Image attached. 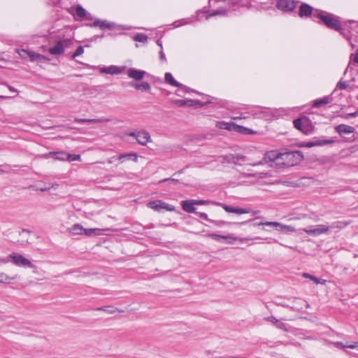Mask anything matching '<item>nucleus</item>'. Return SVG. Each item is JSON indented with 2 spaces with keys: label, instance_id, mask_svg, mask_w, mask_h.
Here are the masks:
<instances>
[{
  "label": "nucleus",
  "instance_id": "nucleus-1",
  "mask_svg": "<svg viewBox=\"0 0 358 358\" xmlns=\"http://www.w3.org/2000/svg\"><path fill=\"white\" fill-rule=\"evenodd\" d=\"M282 153L276 150L268 151L264 154L262 160L249 164L254 167H259L260 166L266 165L268 166H273V164H281Z\"/></svg>",
  "mask_w": 358,
  "mask_h": 358
},
{
  "label": "nucleus",
  "instance_id": "nucleus-2",
  "mask_svg": "<svg viewBox=\"0 0 358 358\" xmlns=\"http://www.w3.org/2000/svg\"><path fill=\"white\" fill-rule=\"evenodd\" d=\"M194 203L195 205H207V204H213L218 206H221L226 212L230 213H236V214H245L249 213L251 212L250 208H238V207H233L229 206L227 205H225L224 203L217 202V201H212L209 200H194Z\"/></svg>",
  "mask_w": 358,
  "mask_h": 358
},
{
  "label": "nucleus",
  "instance_id": "nucleus-3",
  "mask_svg": "<svg viewBox=\"0 0 358 358\" xmlns=\"http://www.w3.org/2000/svg\"><path fill=\"white\" fill-rule=\"evenodd\" d=\"M303 159L301 151L282 153L281 163L287 166H293L301 162Z\"/></svg>",
  "mask_w": 358,
  "mask_h": 358
},
{
  "label": "nucleus",
  "instance_id": "nucleus-4",
  "mask_svg": "<svg viewBox=\"0 0 358 358\" xmlns=\"http://www.w3.org/2000/svg\"><path fill=\"white\" fill-rule=\"evenodd\" d=\"M314 16L322 20V22L329 28L335 30L341 29V24L336 17L332 14H324L320 12H315Z\"/></svg>",
  "mask_w": 358,
  "mask_h": 358
},
{
  "label": "nucleus",
  "instance_id": "nucleus-5",
  "mask_svg": "<svg viewBox=\"0 0 358 358\" xmlns=\"http://www.w3.org/2000/svg\"><path fill=\"white\" fill-rule=\"evenodd\" d=\"M307 235L311 236H318L322 234H327L330 232V227L327 224H317L310 226L302 229Z\"/></svg>",
  "mask_w": 358,
  "mask_h": 358
},
{
  "label": "nucleus",
  "instance_id": "nucleus-6",
  "mask_svg": "<svg viewBox=\"0 0 358 358\" xmlns=\"http://www.w3.org/2000/svg\"><path fill=\"white\" fill-rule=\"evenodd\" d=\"M216 127L220 129H226L228 131H236L241 133L254 134L251 129L238 126L233 122H227L224 121L217 122Z\"/></svg>",
  "mask_w": 358,
  "mask_h": 358
},
{
  "label": "nucleus",
  "instance_id": "nucleus-7",
  "mask_svg": "<svg viewBox=\"0 0 358 358\" xmlns=\"http://www.w3.org/2000/svg\"><path fill=\"white\" fill-rule=\"evenodd\" d=\"M8 257L12 259L13 264L17 266L29 267L36 269V266L34 265L30 260L20 254L13 252L10 254Z\"/></svg>",
  "mask_w": 358,
  "mask_h": 358
},
{
  "label": "nucleus",
  "instance_id": "nucleus-8",
  "mask_svg": "<svg viewBox=\"0 0 358 358\" xmlns=\"http://www.w3.org/2000/svg\"><path fill=\"white\" fill-rule=\"evenodd\" d=\"M147 206L155 211L159 212L162 210L173 212L175 210V207L161 200H155L149 201Z\"/></svg>",
  "mask_w": 358,
  "mask_h": 358
},
{
  "label": "nucleus",
  "instance_id": "nucleus-9",
  "mask_svg": "<svg viewBox=\"0 0 358 358\" xmlns=\"http://www.w3.org/2000/svg\"><path fill=\"white\" fill-rule=\"evenodd\" d=\"M98 229H85L80 224H75L71 227L68 229V231L73 235H82L85 234L87 236H92Z\"/></svg>",
  "mask_w": 358,
  "mask_h": 358
},
{
  "label": "nucleus",
  "instance_id": "nucleus-10",
  "mask_svg": "<svg viewBox=\"0 0 358 358\" xmlns=\"http://www.w3.org/2000/svg\"><path fill=\"white\" fill-rule=\"evenodd\" d=\"M70 43V39L60 40L54 47L50 48L48 52L53 55H60L64 52V45H67Z\"/></svg>",
  "mask_w": 358,
  "mask_h": 358
},
{
  "label": "nucleus",
  "instance_id": "nucleus-11",
  "mask_svg": "<svg viewBox=\"0 0 358 358\" xmlns=\"http://www.w3.org/2000/svg\"><path fill=\"white\" fill-rule=\"evenodd\" d=\"M222 163H233L234 164H241V162H245V157L240 155L229 154L221 157Z\"/></svg>",
  "mask_w": 358,
  "mask_h": 358
},
{
  "label": "nucleus",
  "instance_id": "nucleus-12",
  "mask_svg": "<svg viewBox=\"0 0 358 358\" xmlns=\"http://www.w3.org/2000/svg\"><path fill=\"white\" fill-rule=\"evenodd\" d=\"M136 141L139 144L145 145L148 142L151 141V137L148 131L141 130L136 133Z\"/></svg>",
  "mask_w": 358,
  "mask_h": 358
},
{
  "label": "nucleus",
  "instance_id": "nucleus-13",
  "mask_svg": "<svg viewBox=\"0 0 358 358\" xmlns=\"http://www.w3.org/2000/svg\"><path fill=\"white\" fill-rule=\"evenodd\" d=\"M145 71L142 70H138L134 68L129 69L127 71V76L134 80H141L144 78Z\"/></svg>",
  "mask_w": 358,
  "mask_h": 358
},
{
  "label": "nucleus",
  "instance_id": "nucleus-14",
  "mask_svg": "<svg viewBox=\"0 0 358 358\" xmlns=\"http://www.w3.org/2000/svg\"><path fill=\"white\" fill-rule=\"evenodd\" d=\"M261 225H265L268 227H273L276 231L282 232V227L284 226L283 224L278 222H259L254 224V226H261Z\"/></svg>",
  "mask_w": 358,
  "mask_h": 358
},
{
  "label": "nucleus",
  "instance_id": "nucleus-15",
  "mask_svg": "<svg viewBox=\"0 0 358 358\" xmlns=\"http://www.w3.org/2000/svg\"><path fill=\"white\" fill-rule=\"evenodd\" d=\"M194 199L185 200L181 202L182 210L189 213L195 212L196 208L194 206Z\"/></svg>",
  "mask_w": 358,
  "mask_h": 358
},
{
  "label": "nucleus",
  "instance_id": "nucleus-16",
  "mask_svg": "<svg viewBox=\"0 0 358 358\" xmlns=\"http://www.w3.org/2000/svg\"><path fill=\"white\" fill-rule=\"evenodd\" d=\"M314 129V125L310 122V120L308 118H303V126L301 132L306 135H308L313 132Z\"/></svg>",
  "mask_w": 358,
  "mask_h": 358
},
{
  "label": "nucleus",
  "instance_id": "nucleus-17",
  "mask_svg": "<svg viewBox=\"0 0 358 358\" xmlns=\"http://www.w3.org/2000/svg\"><path fill=\"white\" fill-rule=\"evenodd\" d=\"M336 131L341 135L348 134L353 133L355 131V128L351 126L342 124L336 127Z\"/></svg>",
  "mask_w": 358,
  "mask_h": 358
},
{
  "label": "nucleus",
  "instance_id": "nucleus-18",
  "mask_svg": "<svg viewBox=\"0 0 358 358\" xmlns=\"http://www.w3.org/2000/svg\"><path fill=\"white\" fill-rule=\"evenodd\" d=\"M222 239H225L228 243L229 244H233L234 243V242L236 241V240H238L241 243H244L245 241H250V240H258V239H260V238L259 237H256L255 238H238V237H235V236H233L231 235H228V236H224V238Z\"/></svg>",
  "mask_w": 358,
  "mask_h": 358
},
{
  "label": "nucleus",
  "instance_id": "nucleus-19",
  "mask_svg": "<svg viewBox=\"0 0 358 358\" xmlns=\"http://www.w3.org/2000/svg\"><path fill=\"white\" fill-rule=\"evenodd\" d=\"M110 120L108 118H97V119H85V118H76L75 122L79 123H101L108 122Z\"/></svg>",
  "mask_w": 358,
  "mask_h": 358
},
{
  "label": "nucleus",
  "instance_id": "nucleus-20",
  "mask_svg": "<svg viewBox=\"0 0 358 358\" xmlns=\"http://www.w3.org/2000/svg\"><path fill=\"white\" fill-rule=\"evenodd\" d=\"M277 7L278 9L282 10H291L294 6L293 3L289 1L288 0H280L277 3Z\"/></svg>",
  "mask_w": 358,
  "mask_h": 358
},
{
  "label": "nucleus",
  "instance_id": "nucleus-21",
  "mask_svg": "<svg viewBox=\"0 0 358 358\" xmlns=\"http://www.w3.org/2000/svg\"><path fill=\"white\" fill-rule=\"evenodd\" d=\"M47 157L52 156L55 159L60 161H67L68 153L64 151L50 152L46 155Z\"/></svg>",
  "mask_w": 358,
  "mask_h": 358
},
{
  "label": "nucleus",
  "instance_id": "nucleus-22",
  "mask_svg": "<svg viewBox=\"0 0 358 358\" xmlns=\"http://www.w3.org/2000/svg\"><path fill=\"white\" fill-rule=\"evenodd\" d=\"M313 12V8L306 3H303L300 6L299 16L300 17H308L310 16Z\"/></svg>",
  "mask_w": 358,
  "mask_h": 358
},
{
  "label": "nucleus",
  "instance_id": "nucleus-23",
  "mask_svg": "<svg viewBox=\"0 0 358 358\" xmlns=\"http://www.w3.org/2000/svg\"><path fill=\"white\" fill-rule=\"evenodd\" d=\"M101 71L108 74L117 75L121 73L122 72V69L120 67L116 66H110L102 69Z\"/></svg>",
  "mask_w": 358,
  "mask_h": 358
},
{
  "label": "nucleus",
  "instance_id": "nucleus-24",
  "mask_svg": "<svg viewBox=\"0 0 358 358\" xmlns=\"http://www.w3.org/2000/svg\"><path fill=\"white\" fill-rule=\"evenodd\" d=\"M165 82L174 87H180V83L177 82L173 77L171 73H166L164 76Z\"/></svg>",
  "mask_w": 358,
  "mask_h": 358
},
{
  "label": "nucleus",
  "instance_id": "nucleus-25",
  "mask_svg": "<svg viewBox=\"0 0 358 358\" xmlns=\"http://www.w3.org/2000/svg\"><path fill=\"white\" fill-rule=\"evenodd\" d=\"M350 222L336 221L333 222L331 225H329V227H330V230L334 229H342L350 224Z\"/></svg>",
  "mask_w": 358,
  "mask_h": 358
},
{
  "label": "nucleus",
  "instance_id": "nucleus-26",
  "mask_svg": "<svg viewBox=\"0 0 358 358\" xmlns=\"http://www.w3.org/2000/svg\"><path fill=\"white\" fill-rule=\"evenodd\" d=\"M251 170L250 169H248V168H244V169L243 171H241V172L243 173V174H245L247 176H254V177H257V178H262L263 176L265 174L264 172L263 171H256L255 172H250Z\"/></svg>",
  "mask_w": 358,
  "mask_h": 358
},
{
  "label": "nucleus",
  "instance_id": "nucleus-27",
  "mask_svg": "<svg viewBox=\"0 0 358 358\" xmlns=\"http://www.w3.org/2000/svg\"><path fill=\"white\" fill-rule=\"evenodd\" d=\"M330 102V99L328 96H324L321 99H318L314 101L313 106V107H320L322 105H327Z\"/></svg>",
  "mask_w": 358,
  "mask_h": 358
},
{
  "label": "nucleus",
  "instance_id": "nucleus-28",
  "mask_svg": "<svg viewBox=\"0 0 358 358\" xmlns=\"http://www.w3.org/2000/svg\"><path fill=\"white\" fill-rule=\"evenodd\" d=\"M131 85L138 90L148 91L150 90V85L147 82H143L142 83H134Z\"/></svg>",
  "mask_w": 358,
  "mask_h": 358
},
{
  "label": "nucleus",
  "instance_id": "nucleus-29",
  "mask_svg": "<svg viewBox=\"0 0 358 358\" xmlns=\"http://www.w3.org/2000/svg\"><path fill=\"white\" fill-rule=\"evenodd\" d=\"M94 25L103 29H110L113 27V24L112 23L108 22L107 21L101 20H96L94 22Z\"/></svg>",
  "mask_w": 358,
  "mask_h": 358
},
{
  "label": "nucleus",
  "instance_id": "nucleus-30",
  "mask_svg": "<svg viewBox=\"0 0 358 358\" xmlns=\"http://www.w3.org/2000/svg\"><path fill=\"white\" fill-rule=\"evenodd\" d=\"M331 143H332V141H330V140H329V141H317L315 142L307 143L304 144L303 146L307 147V148H311L313 146L323 145H326V144Z\"/></svg>",
  "mask_w": 358,
  "mask_h": 358
},
{
  "label": "nucleus",
  "instance_id": "nucleus-31",
  "mask_svg": "<svg viewBox=\"0 0 358 358\" xmlns=\"http://www.w3.org/2000/svg\"><path fill=\"white\" fill-rule=\"evenodd\" d=\"M123 159H132L134 162L137 161L138 156L135 153H128V154H123L120 155L118 157V159L122 161Z\"/></svg>",
  "mask_w": 358,
  "mask_h": 358
},
{
  "label": "nucleus",
  "instance_id": "nucleus-32",
  "mask_svg": "<svg viewBox=\"0 0 358 358\" xmlns=\"http://www.w3.org/2000/svg\"><path fill=\"white\" fill-rule=\"evenodd\" d=\"M301 231V229L300 230H296L295 228L291 225H287V224H284V226L282 227V232L283 234H289V233H294V232H298V234H301L300 231Z\"/></svg>",
  "mask_w": 358,
  "mask_h": 358
},
{
  "label": "nucleus",
  "instance_id": "nucleus-33",
  "mask_svg": "<svg viewBox=\"0 0 358 358\" xmlns=\"http://www.w3.org/2000/svg\"><path fill=\"white\" fill-rule=\"evenodd\" d=\"M29 57H31V62H34L36 59H38L40 61H45L46 59V58L43 55L38 53H35L31 51H29Z\"/></svg>",
  "mask_w": 358,
  "mask_h": 358
},
{
  "label": "nucleus",
  "instance_id": "nucleus-34",
  "mask_svg": "<svg viewBox=\"0 0 358 358\" xmlns=\"http://www.w3.org/2000/svg\"><path fill=\"white\" fill-rule=\"evenodd\" d=\"M303 276L306 278H309L311 280L314 281L316 284H324L326 282L325 280H321V279L317 278L315 276L308 274V273H304Z\"/></svg>",
  "mask_w": 358,
  "mask_h": 358
},
{
  "label": "nucleus",
  "instance_id": "nucleus-35",
  "mask_svg": "<svg viewBox=\"0 0 358 358\" xmlns=\"http://www.w3.org/2000/svg\"><path fill=\"white\" fill-rule=\"evenodd\" d=\"M148 36L144 34H137L134 36V41L145 43L148 41Z\"/></svg>",
  "mask_w": 358,
  "mask_h": 358
},
{
  "label": "nucleus",
  "instance_id": "nucleus-36",
  "mask_svg": "<svg viewBox=\"0 0 358 358\" xmlns=\"http://www.w3.org/2000/svg\"><path fill=\"white\" fill-rule=\"evenodd\" d=\"M294 127L301 131L302 130L303 126V118H297L294 120L293 122Z\"/></svg>",
  "mask_w": 358,
  "mask_h": 358
},
{
  "label": "nucleus",
  "instance_id": "nucleus-37",
  "mask_svg": "<svg viewBox=\"0 0 358 358\" xmlns=\"http://www.w3.org/2000/svg\"><path fill=\"white\" fill-rule=\"evenodd\" d=\"M75 14L78 17H83L85 15V10L78 6L76 8Z\"/></svg>",
  "mask_w": 358,
  "mask_h": 358
},
{
  "label": "nucleus",
  "instance_id": "nucleus-38",
  "mask_svg": "<svg viewBox=\"0 0 358 358\" xmlns=\"http://www.w3.org/2000/svg\"><path fill=\"white\" fill-rule=\"evenodd\" d=\"M81 159V157L80 155H71L68 153L67 161H80Z\"/></svg>",
  "mask_w": 358,
  "mask_h": 358
},
{
  "label": "nucleus",
  "instance_id": "nucleus-39",
  "mask_svg": "<svg viewBox=\"0 0 358 358\" xmlns=\"http://www.w3.org/2000/svg\"><path fill=\"white\" fill-rule=\"evenodd\" d=\"M84 52V48L83 46H78L75 52L72 55V58L74 59L78 56L83 55Z\"/></svg>",
  "mask_w": 358,
  "mask_h": 358
},
{
  "label": "nucleus",
  "instance_id": "nucleus-40",
  "mask_svg": "<svg viewBox=\"0 0 358 358\" xmlns=\"http://www.w3.org/2000/svg\"><path fill=\"white\" fill-rule=\"evenodd\" d=\"M275 324L276 327H278V328H279L280 329H282V330H284L285 331H288V329L286 327V324L283 322H282L281 320H278L277 321H275Z\"/></svg>",
  "mask_w": 358,
  "mask_h": 358
},
{
  "label": "nucleus",
  "instance_id": "nucleus-41",
  "mask_svg": "<svg viewBox=\"0 0 358 358\" xmlns=\"http://www.w3.org/2000/svg\"><path fill=\"white\" fill-rule=\"evenodd\" d=\"M205 236L210 237L216 241H220V239H222L224 238V236L219 235L217 234H208L205 235Z\"/></svg>",
  "mask_w": 358,
  "mask_h": 358
},
{
  "label": "nucleus",
  "instance_id": "nucleus-42",
  "mask_svg": "<svg viewBox=\"0 0 358 358\" xmlns=\"http://www.w3.org/2000/svg\"><path fill=\"white\" fill-rule=\"evenodd\" d=\"M17 53L22 58H26L27 56H29V51L22 49V50H17Z\"/></svg>",
  "mask_w": 358,
  "mask_h": 358
},
{
  "label": "nucleus",
  "instance_id": "nucleus-43",
  "mask_svg": "<svg viewBox=\"0 0 358 358\" xmlns=\"http://www.w3.org/2000/svg\"><path fill=\"white\" fill-rule=\"evenodd\" d=\"M210 222L213 223L214 224H215L216 226H218V227H222V226H224V225H225L227 224V222L225 221H223V220H210Z\"/></svg>",
  "mask_w": 358,
  "mask_h": 358
},
{
  "label": "nucleus",
  "instance_id": "nucleus-44",
  "mask_svg": "<svg viewBox=\"0 0 358 358\" xmlns=\"http://www.w3.org/2000/svg\"><path fill=\"white\" fill-rule=\"evenodd\" d=\"M357 343H355V344H352V345H347V346H346V345H343V343H342L337 342L335 345H336V346H341V348H349L353 349V348H355L357 346Z\"/></svg>",
  "mask_w": 358,
  "mask_h": 358
},
{
  "label": "nucleus",
  "instance_id": "nucleus-45",
  "mask_svg": "<svg viewBox=\"0 0 358 358\" xmlns=\"http://www.w3.org/2000/svg\"><path fill=\"white\" fill-rule=\"evenodd\" d=\"M337 87L340 90H345L348 87V84L346 82L341 80L337 84Z\"/></svg>",
  "mask_w": 358,
  "mask_h": 358
},
{
  "label": "nucleus",
  "instance_id": "nucleus-46",
  "mask_svg": "<svg viewBox=\"0 0 358 358\" xmlns=\"http://www.w3.org/2000/svg\"><path fill=\"white\" fill-rule=\"evenodd\" d=\"M57 187H58L57 184H52L50 187H43L38 189L40 190L41 192H46V191L50 190L51 188H56Z\"/></svg>",
  "mask_w": 358,
  "mask_h": 358
},
{
  "label": "nucleus",
  "instance_id": "nucleus-47",
  "mask_svg": "<svg viewBox=\"0 0 358 358\" xmlns=\"http://www.w3.org/2000/svg\"><path fill=\"white\" fill-rule=\"evenodd\" d=\"M197 215L202 219L210 222V219L208 218V215L205 213H197Z\"/></svg>",
  "mask_w": 358,
  "mask_h": 358
},
{
  "label": "nucleus",
  "instance_id": "nucleus-48",
  "mask_svg": "<svg viewBox=\"0 0 358 358\" xmlns=\"http://www.w3.org/2000/svg\"><path fill=\"white\" fill-rule=\"evenodd\" d=\"M357 115H358V112H355V113H347L345 115H343V117L344 118H349V117H356Z\"/></svg>",
  "mask_w": 358,
  "mask_h": 358
},
{
  "label": "nucleus",
  "instance_id": "nucleus-49",
  "mask_svg": "<svg viewBox=\"0 0 358 358\" xmlns=\"http://www.w3.org/2000/svg\"><path fill=\"white\" fill-rule=\"evenodd\" d=\"M266 320L268 321V322H271L272 323H273L274 324H275V321H277L278 320L273 317V316H270V317H268L266 318H265Z\"/></svg>",
  "mask_w": 358,
  "mask_h": 358
},
{
  "label": "nucleus",
  "instance_id": "nucleus-50",
  "mask_svg": "<svg viewBox=\"0 0 358 358\" xmlns=\"http://www.w3.org/2000/svg\"><path fill=\"white\" fill-rule=\"evenodd\" d=\"M168 180H171V181H172L173 182H176V183L178 182V179H175V178H166V179L160 180L159 182H165V181H168Z\"/></svg>",
  "mask_w": 358,
  "mask_h": 358
},
{
  "label": "nucleus",
  "instance_id": "nucleus-51",
  "mask_svg": "<svg viewBox=\"0 0 358 358\" xmlns=\"http://www.w3.org/2000/svg\"><path fill=\"white\" fill-rule=\"evenodd\" d=\"M159 57H160V59L162 60H165L166 59L165 55L163 52V51H160V52H159Z\"/></svg>",
  "mask_w": 358,
  "mask_h": 358
},
{
  "label": "nucleus",
  "instance_id": "nucleus-52",
  "mask_svg": "<svg viewBox=\"0 0 358 358\" xmlns=\"http://www.w3.org/2000/svg\"><path fill=\"white\" fill-rule=\"evenodd\" d=\"M353 61L358 64V52L355 54Z\"/></svg>",
  "mask_w": 358,
  "mask_h": 358
},
{
  "label": "nucleus",
  "instance_id": "nucleus-53",
  "mask_svg": "<svg viewBox=\"0 0 358 358\" xmlns=\"http://www.w3.org/2000/svg\"><path fill=\"white\" fill-rule=\"evenodd\" d=\"M129 136L134 137L136 139V133L131 132L129 134Z\"/></svg>",
  "mask_w": 358,
  "mask_h": 358
},
{
  "label": "nucleus",
  "instance_id": "nucleus-54",
  "mask_svg": "<svg viewBox=\"0 0 358 358\" xmlns=\"http://www.w3.org/2000/svg\"><path fill=\"white\" fill-rule=\"evenodd\" d=\"M8 89H9L11 92H16V90H15L14 87H11V86H8Z\"/></svg>",
  "mask_w": 358,
  "mask_h": 358
},
{
  "label": "nucleus",
  "instance_id": "nucleus-55",
  "mask_svg": "<svg viewBox=\"0 0 358 358\" xmlns=\"http://www.w3.org/2000/svg\"><path fill=\"white\" fill-rule=\"evenodd\" d=\"M179 102H180V105H183V103H184L182 100H180Z\"/></svg>",
  "mask_w": 358,
  "mask_h": 358
},
{
  "label": "nucleus",
  "instance_id": "nucleus-56",
  "mask_svg": "<svg viewBox=\"0 0 358 358\" xmlns=\"http://www.w3.org/2000/svg\"><path fill=\"white\" fill-rule=\"evenodd\" d=\"M5 97H6V96H4L0 95V98H1V99H3V98H5Z\"/></svg>",
  "mask_w": 358,
  "mask_h": 358
},
{
  "label": "nucleus",
  "instance_id": "nucleus-57",
  "mask_svg": "<svg viewBox=\"0 0 358 358\" xmlns=\"http://www.w3.org/2000/svg\"><path fill=\"white\" fill-rule=\"evenodd\" d=\"M100 310H106L105 308H101Z\"/></svg>",
  "mask_w": 358,
  "mask_h": 358
},
{
  "label": "nucleus",
  "instance_id": "nucleus-58",
  "mask_svg": "<svg viewBox=\"0 0 358 358\" xmlns=\"http://www.w3.org/2000/svg\"><path fill=\"white\" fill-rule=\"evenodd\" d=\"M229 358H239L238 357H230Z\"/></svg>",
  "mask_w": 358,
  "mask_h": 358
},
{
  "label": "nucleus",
  "instance_id": "nucleus-59",
  "mask_svg": "<svg viewBox=\"0 0 358 358\" xmlns=\"http://www.w3.org/2000/svg\"><path fill=\"white\" fill-rule=\"evenodd\" d=\"M234 120H237V119H239L240 117H233Z\"/></svg>",
  "mask_w": 358,
  "mask_h": 358
},
{
  "label": "nucleus",
  "instance_id": "nucleus-60",
  "mask_svg": "<svg viewBox=\"0 0 358 358\" xmlns=\"http://www.w3.org/2000/svg\"><path fill=\"white\" fill-rule=\"evenodd\" d=\"M182 171L181 170V171H179L178 172V173H182Z\"/></svg>",
  "mask_w": 358,
  "mask_h": 358
},
{
  "label": "nucleus",
  "instance_id": "nucleus-61",
  "mask_svg": "<svg viewBox=\"0 0 358 358\" xmlns=\"http://www.w3.org/2000/svg\"><path fill=\"white\" fill-rule=\"evenodd\" d=\"M247 222H242L241 224H245Z\"/></svg>",
  "mask_w": 358,
  "mask_h": 358
},
{
  "label": "nucleus",
  "instance_id": "nucleus-62",
  "mask_svg": "<svg viewBox=\"0 0 358 358\" xmlns=\"http://www.w3.org/2000/svg\"><path fill=\"white\" fill-rule=\"evenodd\" d=\"M110 313H115V310H113V311H110Z\"/></svg>",
  "mask_w": 358,
  "mask_h": 358
},
{
  "label": "nucleus",
  "instance_id": "nucleus-63",
  "mask_svg": "<svg viewBox=\"0 0 358 358\" xmlns=\"http://www.w3.org/2000/svg\"><path fill=\"white\" fill-rule=\"evenodd\" d=\"M239 358H246V357H239Z\"/></svg>",
  "mask_w": 358,
  "mask_h": 358
}]
</instances>
